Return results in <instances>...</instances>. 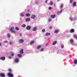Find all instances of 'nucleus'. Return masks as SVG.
Here are the masks:
<instances>
[{"mask_svg": "<svg viewBox=\"0 0 77 77\" xmlns=\"http://www.w3.org/2000/svg\"><path fill=\"white\" fill-rule=\"evenodd\" d=\"M14 27L12 26L11 27V28L9 29L10 31L11 32H12L13 33H16V32L15 30H14Z\"/></svg>", "mask_w": 77, "mask_h": 77, "instance_id": "nucleus-1", "label": "nucleus"}, {"mask_svg": "<svg viewBox=\"0 0 77 77\" xmlns=\"http://www.w3.org/2000/svg\"><path fill=\"white\" fill-rule=\"evenodd\" d=\"M8 75L9 77H14V75L11 72L8 73Z\"/></svg>", "mask_w": 77, "mask_h": 77, "instance_id": "nucleus-2", "label": "nucleus"}, {"mask_svg": "<svg viewBox=\"0 0 77 77\" xmlns=\"http://www.w3.org/2000/svg\"><path fill=\"white\" fill-rule=\"evenodd\" d=\"M62 9H61L60 11L57 12V15H59L61 14H62Z\"/></svg>", "mask_w": 77, "mask_h": 77, "instance_id": "nucleus-3", "label": "nucleus"}, {"mask_svg": "<svg viewBox=\"0 0 77 77\" xmlns=\"http://www.w3.org/2000/svg\"><path fill=\"white\" fill-rule=\"evenodd\" d=\"M26 29L27 30H30V29H31V26H28L26 27Z\"/></svg>", "mask_w": 77, "mask_h": 77, "instance_id": "nucleus-4", "label": "nucleus"}, {"mask_svg": "<svg viewBox=\"0 0 77 77\" xmlns=\"http://www.w3.org/2000/svg\"><path fill=\"white\" fill-rule=\"evenodd\" d=\"M0 76L1 77H5V74L4 73H1Z\"/></svg>", "mask_w": 77, "mask_h": 77, "instance_id": "nucleus-5", "label": "nucleus"}, {"mask_svg": "<svg viewBox=\"0 0 77 77\" xmlns=\"http://www.w3.org/2000/svg\"><path fill=\"white\" fill-rule=\"evenodd\" d=\"M0 60H5L6 59V58L5 57H0Z\"/></svg>", "mask_w": 77, "mask_h": 77, "instance_id": "nucleus-6", "label": "nucleus"}, {"mask_svg": "<svg viewBox=\"0 0 77 77\" xmlns=\"http://www.w3.org/2000/svg\"><path fill=\"white\" fill-rule=\"evenodd\" d=\"M19 62V59L18 58H16L14 59V62L15 63H18Z\"/></svg>", "mask_w": 77, "mask_h": 77, "instance_id": "nucleus-7", "label": "nucleus"}, {"mask_svg": "<svg viewBox=\"0 0 77 77\" xmlns=\"http://www.w3.org/2000/svg\"><path fill=\"white\" fill-rule=\"evenodd\" d=\"M31 18L32 19H35L36 18V16L35 15H32L31 16Z\"/></svg>", "mask_w": 77, "mask_h": 77, "instance_id": "nucleus-8", "label": "nucleus"}, {"mask_svg": "<svg viewBox=\"0 0 77 77\" xmlns=\"http://www.w3.org/2000/svg\"><path fill=\"white\" fill-rule=\"evenodd\" d=\"M69 20H70L71 21H74V19L71 16L70 17H69Z\"/></svg>", "mask_w": 77, "mask_h": 77, "instance_id": "nucleus-9", "label": "nucleus"}, {"mask_svg": "<svg viewBox=\"0 0 77 77\" xmlns=\"http://www.w3.org/2000/svg\"><path fill=\"white\" fill-rule=\"evenodd\" d=\"M30 18H27L25 19V21L26 22H28L29 21H30Z\"/></svg>", "mask_w": 77, "mask_h": 77, "instance_id": "nucleus-10", "label": "nucleus"}, {"mask_svg": "<svg viewBox=\"0 0 77 77\" xmlns=\"http://www.w3.org/2000/svg\"><path fill=\"white\" fill-rule=\"evenodd\" d=\"M19 53L20 54H23V49H21V50L19 52Z\"/></svg>", "mask_w": 77, "mask_h": 77, "instance_id": "nucleus-11", "label": "nucleus"}, {"mask_svg": "<svg viewBox=\"0 0 77 77\" xmlns=\"http://www.w3.org/2000/svg\"><path fill=\"white\" fill-rule=\"evenodd\" d=\"M59 29H56L54 31V33H58V32H59Z\"/></svg>", "mask_w": 77, "mask_h": 77, "instance_id": "nucleus-12", "label": "nucleus"}, {"mask_svg": "<svg viewBox=\"0 0 77 77\" xmlns=\"http://www.w3.org/2000/svg\"><path fill=\"white\" fill-rule=\"evenodd\" d=\"M50 35H51L50 33L46 32L45 34V36H50Z\"/></svg>", "mask_w": 77, "mask_h": 77, "instance_id": "nucleus-13", "label": "nucleus"}, {"mask_svg": "<svg viewBox=\"0 0 77 77\" xmlns=\"http://www.w3.org/2000/svg\"><path fill=\"white\" fill-rule=\"evenodd\" d=\"M24 42V40L23 39H20L19 42L20 43H23Z\"/></svg>", "mask_w": 77, "mask_h": 77, "instance_id": "nucleus-14", "label": "nucleus"}, {"mask_svg": "<svg viewBox=\"0 0 77 77\" xmlns=\"http://www.w3.org/2000/svg\"><path fill=\"white\" fill-rule=\"evenodd\" d=\"M41 47H42V45H39L38 46L37 48V49L38 50H39L40 49V48H41Z\"/></svg>", "mask_w": 77, "mask_h": 77, "instance_id": "nucleus-15", "label": "nucleus"}, {"mask_svg": "<svg viewBox=\"0 0 77 77\" xmlns=\"http://www.w3.org/2000/svg\"><path fill=\"white\" fill-rule=\"evenodd\" d=\"M56 17V15H51V18H54Z\"/></svg>", "mask_w": 77, "mask_h": 77, "instance_id": "nucleus-16", "label": "nucleus"}, {"mask_svg": "<svg viewBox=\"0 0 77 77\" xmlns=\"http://www.w3.org/2000/svg\"><path fill=\"white\" fill-rule=\"evenodd\" d=\"M25 15L26 17H29V16H30V14L29 13H26L25 14Z\"/></svg>", "mask_w": 77, "mask_h": 77, "instance_id": "nucleus-17", "label": "nucleus"}, {"mask_svg": "<svg viewBox=\"0 0 77 77\" xmlns=\"http://www.w3.org/2000/svg\"><path fill=\"white\" fill-rule=\"evenodd\" d=\"M76 3L75 2H73V7H75V6H76Z\"/></svg>", "mask_w": 77, "mask_h": 77, "instance_id": "nucleus-18", "label": "nucleus"}, {"mask_svg": "<svg viewBox=\"0 0 77 77\" xmlns=\"http://www.w3.org/2000/svg\"><path fill=\"white\" fill-rule=\"evenodd\" d=\"M26 26V25L25 24H23L21 25V27L23 28H25Z\"/></svg>", "mask_w": 77, "mask_h": 77, "instance_id": "nucleus-19", "label": "nucleus"}, {"mask_svg": "<svg viewBox=\"0 0 77 77\" xmlns=\"http://www.w3.org/2000/svg\"><path fill=\"white\" fill-rule=\"evenodd\" d=\"M70 33H74V29H71L70 30Z\"/></svg>", "mask_w": 77, "mask_h": 77, "instance_id": "nucleus-20", "label": "nucleus"}, {"mask_svg": "<svg viewBox=\"0 0 77 77\" xmlns=\"http://www.w3.org/2000/svg\"><path fill=\"white\" fill-rule=\"evenodd\" d=\"M63 4H61L60 5V9H62L63 8Z\"/></svg>", "mask_w": 77, "mask_h": 77, "instance_id": "nucleus-21", "label": "nucleus"}, {"mask_svg": "<svg viewBox=\"0 0 77 77\" xmlns=\"http://www.w3.org/2000/svg\"><path fill=\"white\" fill-rule=\"evenodd\" d=\"M73 63H74V64H77V60H74Z\"/></svg>", "mask_w": 77, "mask_h": 77, "instance_id": "nucleus-22", "label": "nucleus"}, {"mask_svg": "<svg viewBox=\"0 0 77 77\" xmlns=\"http://www.w3.org/2000/svg\"><path fill=\"white\" fill-rule=\"evenodd\" d=\"M20 16L21 17H24V14H23V13H21L20 14Z\"/></svg>", "mask_w": 77, "mask_h": 77, "instance_id": "nucleus-23", "label": "nucleus"}, {"mask_svg": "<svg viewBox=\"0 0 77 77\" xmlns=\"http://www.w3.org/2000/svg\"><path fill=\"white\" fill-rule=\"evenodd\" d=\"M36 27L34 28L32 30V31H33V32L36 31Z\"/></svg>", "mask_w": 77, "mask_h": 77, "instance_id": "nucleus-24", "label": "nucleus"}, {"mask_svg": "<svg viewBox=\"0 0 77 77\" xmlns=\"http://www.w3.org/2000/svg\"><path fill=\"white\" fill-rule=\"evenodd\" d=\"M17 56L19 57H21L22 56V55L20 54H18L17 55Z\"/></svg>", "mask_w": 77, "mask_h": 77, "instance_id": "nucleus-25", "label": "nucleus"}, {"mask_svg": "<svg viewBox=\"0 0 77 77\" xmlns=\"http://www.w3.org/2000/svg\"><path fill=\"white\" fill-rule=\"evenodd\" d=\"M77 16H75L74 19V21H75V20H77Z\"/></svg>", "mask_w": 77, "mask_h": 77, "instance_id": "nucleus-26", "label": "nucleus"}, {"mask_svg": "<svg viewBox=\"0 0 77 77\" xmlns=\"http://www.w3.org/2000/svg\"><path fill=\"white\" fill-rule=\"evenodd\" d=\"M73 37L74 38H75L76 39L77 38V35H74Z\"/></svg>", "mask_w": 77, "mask_h": 77, "instance_id": "nucleus-27", "label": "nucleus"}, {"mask_svg": "<svg viewBox=\"0 0 77 77\" xmlns=\"http://www.w3.org/2000/svg\"><path fill=\"white\" fill-rule=\"evenodd\" d=\"M8 71H9L10 72H12V69H8Z\"/></svg>", "mask_w": 77, "mask_h": 77, "instance_id": "nucleus-28", "label": "nucleus"}, {"mask_svg": "<svg viewBox=\"0 0 77 77\" xmlns=\"http://www.w3.org/2000/svg\"><path fill=\"white\" fill-rule=\"evenodd\" d=\"M56 43H57V42L55 41V42H53L52 45H55V44H56Z\"/></svg>", "mask_w": 77, "mask_h": 77, "instance_id": "nucleus-29", "label": "nucleus"}, {"mask_svg": "<svg viewBox=\"0 0 77 77\" xmlns=\"http://www.w3.org/2000/svg\"><path fill=\"white\" fill-rule=\"evenodd\" d=\"M7 36L9 38H10L11 37V35H10V34H7Z\"/></svg>", "mask_w": 77, "mask_h": 77, "instance_id": "nucleus-30", "label": "nucleus"}, {"mask_svg": "<svg viewBox=\"0 0 77 77\" xmlns=\"http://www.w3.org/2000/svg\"><path fill=\"white\" fill-rule=\"evenodd\" d=\"M14 56V54L13 53H11V56L13 57V56Z\"/></svg>", "mask_w": 77, "mask_h": 77, "instance_id": "nucleus-31", "label": "nucleus"}, {"mask_svg": "<svg viewBox=\"0 0 77 77\" xmlns=\"http://www.w3.org/2000/svg\"><path fill=\"white\" fill-rule=\"evenodd\" d=\"M70 43H71V44H72L74 42H73V40L72 39H71L70 40Z\"/></svg>", "mask_w": 77, "mask_h": 77, "instance_id": "nucleus-32", "label": "nucleus"}, {"mask_svg": "<svg viewBox=\"0 0 77 77\" xmlns=\"http://www.w3.org/2000/svg\"><path fill=\"white\" fill-rule=\"evenodd\" d=\"M15 29L16 30H19V28L17 27H16Z\"/></svg>", "mask_w": 77, "mask_h": 77, "instance_id": "nucleus-33", "label": "nucleus"}, {"mask_svg": "<svg viewBox=\"0 0 77 77\" xmlns=\"http://www.w3.org/2000/svg\"><path fill=\"white\" fill-rule=\"evenodd\" d=\"M34 43V41H32L30 42V45H32Z\"/></svg>", "mask_w": 77, "mask_h": 77, "instance_id": "nucleus-34", "label": "nucleus"}, {"mask_svg": "<svg viewBox=\"0 0 77 77\" xmlns=\"http://www.w3.org/2000/svg\"><path fill=\"white\" fill-rule=\"evenodd\" d=\"M73 1V0H70V3L71 4H72V2Z\"/></svg>", "mask_w": 77, "mask_h": 77, "instance_id": "nucleus-35", "label": "nucleus"}, {"mask_svg": "<svg viewBox=\"0 0 77 77\" xmlns=\"http://www.w3.org/2000/svg\"><path fill=\"white\" fill-rule=\"evenodd\" d=\"M52 20V19H51L49 18L48 20V21L49 22H50Z\"/></svg>", "mask_w": 77, "mask_h": 77, "instance_id": "nucleus-36", "label": "nucleus"}, {"mask_svg": "<svg viewBox=\"0 0 77 77\" xmlns=\"http://www.w3.org/2000/svg\"><path fill=\"white\" fill-rule=\"evenodd\" d=\"M44 48H42L40 50V51H44Z\"/></svg>", "mask_w": 77, "mask_h": 77, "instance_id": "nucleus-37", "label": "nucleus"}, {"mask_svg": "<svg viewBox=\"0 0 77 77\" xmlns=\"http://www.w3.org/2000/svg\"><path fill=\"white\" fill-rule=\"evenodd\" d=\"M50 4L51 5H53V2L51 1H50Z\"/></svg>", "mask_w": 77, "mask_h": 77, "instance_id": "nucleus-38", "label": "nucleus"}, {"mask_svg": "<svg viewBox=\"0 0 77 77\" xmlns=\"http://www.w3.org/2000/svg\"><path fill=\"white\" fill-rule=\"evenodd\" d=\"M42 32H45V29H43L42 30Z\"/></svg>", "mask_w": 77, "mask_h": 77, "instance_id": "nucleus-39", "label": "nucleus"}, {"mask_svg": "<svg viewBox=\"0 0 77 77\" xmlns=\"http://www.w3.org/2000/svg\"><path fill=\"white\" fill-rule=\"evenodd\" d=\"M4 43H7L8 42V41H5L3 42Z\"/></svg>", "mask_w": 77, "mask_h": 77, "instance_id": "nucleus-40", "label": "nucleus"}, {"mask_svg": "<svg viewBox=\"0 0 77 77\" xmlns=\"http://www.w3.org/2000/svg\"><path fill=\"white\" fill-rule=\"evenodd\" d=\"M35 4H38V1H35Z\"/></svg>", "mask_w": 77, "mask_h": 77, "instance_id": "nucleus-41", "label": "nucleus"}, {"mask_svg": "<svg viewBox=\"0 0 77 77\" xmlns=\"http://www.w3.org/2000/svg\"><path fill=\"white\" fill-rule=\"evenodd\" d=\"M61 48H63V47L64 46H63V45H61Z\"/></svg>", "mask_w": 77, "mask_h": 77, "instance_id": "nucleus-42", "label": "nucleus"}, {"mask_svg": "<svg viewBox=\"0 0 77 77\" xmlns=\"http://www.w3.org/2000/svg\"><path fill=\"white\" fill-rule=\"evenodd\" d=\"M51 9H52L51 7H49L48 9H49V10H51Z\"/></svg>", "mask_w": 77, "mask_h": 77, "instance_id": "nucleus-43", "label": "nucleus"}, {"mask_svg": "<svg viewBox=\"0 0 77 77\" xmlns=\"http://www.w3.org/2000/svg\"><path fill=\"white\" fill-rule=\"evenodd\" d=\"M9 44L10 45H12V43L11 42H9Z\"/></svg>", "mask_w": 77, "mask_h": 77, "instance_id": "nucleus-44", "label": "nucleus"}, {"mask_svg": "<svg viewBox=\"0 0 77 77\" xmlns=\"http://www.w3.org/2000/svg\"><path fill=\"white\" fill-rule=\"evenodd\" d=\"M49 29H52V26H50L49 28Z\"/></svg>", "mask_w": 77, "mask_h": 77, "instance_id": "nucleus-45", "label": "nucleus"}, {"mask_svg": "<svg viewBox=\"0 0 77 77\" xmlns=\"http://www.w3.org/2000/svg\"><path fill=\"white\" fill-rule=\"evenodd\" d=\"M8 58H9V59H11L12 57H11V56H9L8 57Z\"/></svg>", "mask_w": 77, "mask_h": 77, "instance_id": "nucleus-46", "label": "nucleus"}, {"mask_svg": "<svg viewBox=\"0 0 77 77\" xmlns=\"http://www.w3.org/2000/svg\"><path fill=\"white\" fill-rule=\"evenodd\" d=\"M22 35L20 33L19 34V36H21Z\"/></svg>", "mask_w": 77, "mask_h": 77, "instance_id": "nucleus-47", "label": "nucleus"}, {"mask_svg": "<svg viewBox=\"0 0 77 77\" xmlns=\"http://www.w3.org/2000/svg\"><path fill=\"white\" fill-rule=\"evenodd\" d=\"M47 2H48V1H47V0H46L45 1V3H47Z\"/></svg>", "mask_w": 77, "mask_h": 77, "instance_id": "nucleus-48", "label": "nucleus"}, {"mask_svg": "<svg viewBox=\"0 0 77 77\" xmlns=\"http://www.w3.org/2000/svg\"><path fill=\"white\" fill-rule=\"evenodd\" d=\"M75 46H77V44H75Z\"/></svg>", "mask_w": 77, "mask_h": 77, "instance_id": "nucleus-49", "label": "nucleus"}, {"mask_svg": "<svg viewBox=\"0 0 77 77\" xmlns=\"http://www.w3.org/2000/svg\"><path fill=\"white\" fill-rule=\"evenodd\" d=\"M2 46V44H1V43H0V47Z\"/></svg>", "mask_w": 77, "mask_h": 77, "instance_id": "nucleus-50", "label": "nucleus"}, {"mask_svg": "<svg viewBox=\"0 0 77 77\" xmlns=\"http://www.w3.org/2000/svg\"><path fill=\"white\" fill-rule=\"evenodd\" d=\"M76 40H77V37L76 38Z\"/></svg>", "mask_w": 77, "mask_h": 77, "instance_id": "nucleus-51", "label": "nucleus"}, {"mask_svg": "<svg viewBox=\"0 0 77 77\" xmlns=\"http://www.w3.org/2000/svg\"><path fill=\"white\" fill-rule=\"evenodd\" d=\"M57 1L59 2V0H57Z\"/></svg>", "mask_w": 77, "mask_h": 77, "instance_id": "nucleus-52", "label": "nucleus"}]
</instances>
